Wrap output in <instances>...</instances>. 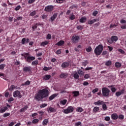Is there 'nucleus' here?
<instances>
[{
    "label": "nucleus",
    "mask_w": 126,
    "mask_h": 126,
    "mask_svg": "<svg viewBox=\"0 0 126 126\" xmlns=\"http://www.w3.org/2000/svg\"><path fill=\"white\" fill-rule=\"evenodd\" d=\"M49 96V91L47 89H43L38 91L37 94H35L34 96L36 101H42L44 98Z\"/></svg>",
    "instance_id": "1"
},
{
    "label": "nucleus",
    "mask_w": 126,
    "mask_h": 126,
    "mask_svg": "<svg viewBox=\"0 0 126 126\" xmlns=\"http://www.w3.org/2000/svg\"><path fill=\"white\" fill-rule=\"evenodd\" d=\"M104 47L102 44H99L94 49V54L96 56H100V54H102Z\"/></svg>",
    "instance_id": "2"
},
{
    "label": "nucleus",
    "mask_w": 126,
    "mask_h": 126,
    "mask_svg": "<svg viewBox=\"0 0 126 126\" xmlns=\"http://www.w3.org/2000/svg\"><path fill=\"white\" fill-rule=\"evenodd\" d=\"M110 90L107 88L104 87L102 89V95L104 97H109L110 95Z\"/></svg>",
    "instance_id": "3"
},
{
    "label": "nucleus",
    "mask_w": 126,
    "mask_h": 126,
    "mask_svg": "<svg viewBox=\"0 0 126 126\" xmlns=\"http://www.w3.org/2000/svg\"><path fill=\"white\" fill-rule=\"evenodd\" d=\"M74 111V108L73 106H68L66 109H63V112L64 114H69V113H72Z\"/></svg>",
    "instance_id": "4"
},
{
    "label": "nucleus",
    "mask_w": 126,
    "mask_h": 126,
    "mask_svg": "<svg viewBox=\"0 0 126 126\" xmlns=\"http://www.w3.org/2000/svg\"><path fill=\"white\" fill-rule=\"evenodd\" d=\"M80 39V38L78 36H73L71 38V41L74 44H76V43H78Z\"/></svg>",
    "instance_id": "5"
},
{
    "label": "nucleus",
    "mask_w": 126,
    "mask_h": 126,
    "mask_svg": "<svg viewBox=\"0 0 126 126\" xmlns=\"http://www.w3.org/2000/svg\"><path fill=\"white\" fill-rule=\"evenodd\" d=\"M13 97H15V98H16V97H18V98H22V95L20 94L19 91H16L13 93Z\"/></svg>",
    "instance_id": "6"
},
{
    "label": "nucleus",
    "mask_w": 126,
    "mask_h": 126,
    "mask_svg": "<svg viewBox=\"0 0 126 126\" xmlns=\"http://www.w3.org/2000/svg\"><path fill=\"white\" fill-rule=\"evenodd\" d=\"M23 71L30 73L32 71V67L31 66H25L23 68Z\"/></svg>",
    "instance_id": "7"
},
{
    "label": "nucleus",
    "mask_w": 126,
    "mask_h": 126,
    "mask_svg": "<svg viewBox=\"0 0 126 126\" xmlns=\"http://www.w3.org/2000/svg\"><path fill=\"white\" fill-rule=\"evenodd\" d=\"M45 11H46L47 12H50V11H52V10H54V6L53 5H48L45 7L44 9Z\"/></svg>",
    "instance_id": "8"
},
{
    "label": "nucleus",
    "mask_w": 126,
    "mask_h": 126,
    "mask_svg": "<svg viewBox=\"0 0 126 126\" xmlns=\"http://www.w3.org/2000/svg\"><path fill=\"white\" fill-rule=\"evenodd\" d=\"M125 94V89H123L121 91L117 92L115 94L116 97H120L121 95Z\"/></svg>",
    "instance_id": "9"
},
{
    "label": "nucleus",
    "mask_w": 126,
    "mask_h": 126,
    "mask_svg": "<svg viewBox=\"0 0 126 126\" xmlns=\"http://www.w3.org/2000/svg\"><path fill=\"white\" fill-rule=\"evenodd\" d=\"M61 66L63 68H66V67H67L68 66H69V63L67 62H64L62 63Z\"/></svg>",
    "instance_id": "10"
},
{
    "label": "nucleus",
    "mask_w": 126,
    "mask_h": 126,
    "mask_svg": "<svg viewBox=\"0 0 126 126\" xmlns=\"http://www.w3.org/2000/svg\"><path fill=\"white\" fill-rule=\"evenodd\" d=\"M57 17H58V14L57 13H55L53 15V16L51 17L50 18L51 22H53V21H54V20H55V19H56Z\"/></svg>",
    "instance_id": "11"
},
{
    "label": "nucleus",
    "mask_w": 126,
    "mask_h": 126,
    "mask_svg": "<svg viewBox=\"0 0 126 126\" xmlns=\"http://www.w3.org/2000/svg\"><path fill=\"white\" fill-rule=\"evenodd\" d=\"M59 76L60 78H66L68 76V74L66 73H62Z\"/></svg>",
    "instance_id": "12"
},
{
    "label": "nucleus",
    "mask_w": 126,
    "mask_h": 126,
    "mask_svg": "<svg viewBox=\"0 0 126 126\" xmlns=\"http://www.w3.org/2000/svg\"><path fill=\"white\" fill-rule=\"evenodd\" d=\"M47 111L48 113H54L55 112H56V109L53 108V107H49L47 108Z\"/></svg>",
    "instance_id": "13"
},
{
    "label": "nucleus",
    "mask_w": 126,
    "mask_h": 126,
    "mask_svg": "<svg viewBox=\"0 0 126 126\" xmlns=\"http://www.w3.org/2000/svg\"><path fill=\"white\" fill-rule=\"evenodd\" d=\"M35 60V57L33 56H30L27 59V62L28 63H31L32 61H34Z\"/></svg>",
    "instance_id": "14"
},
{
    "label": "nucleus",
    "mask_w": 126,
    "mask_h": 126,
    "mask_svg": "<svg viewBox=\"0 0 126 126\" xmlns=\"http://www.w3.org/2000/svg\"><path fill=\"white\" fill-rule=\"evenodd\" d=\"M104 102L102 101V100H98L97 102H94V104L96 106H100L101 105H102V104L104 103Z\"/></svg>",
    "instance_id": "15"
},
{
    "label": "nucleus",
    "mask_w": 126,
    "mask_h": 126,
    "mask_svg": "<svg viewBox=\"0 0 126 126\" xmlns=\"http://www.w3.org/2000/svg\"><path fill=\"white\" fill-rule=\"evenodd\" d=\"M22 56H23V57H24L25 60H26L27 61V59L30 57V54H29V53H26L22 54Z\"/></svg>",
    "instance_id": "16"
},
{
    "label": "nucleus",
    "mask_w": 126,
    "mask_h": 126,
    "mask_svg": "<svg viewBox=\"0 0 126 126\" xmlns=\"http://www.w3.org/2000/svg\"><path fill=\"white\" fill-rule=\"evenodd\" d=\"M73 77L75 79H78L79 78V75H78V73L76 71H74L73 72Z\"/></svg>",
    "instance_id": "17"
},
{
    "label": "nucleus",
    "mask_w": 126,
    "mask_h": 126,
    "mask_svg": "<svg viewBox=\"0 0 126 126\" xmlns=\"http://www.w3.org/2000/svg\"><path fill=\"white\" fill-rule=\"evenodd\" d=\"M96 21H97V19H94L91 20H89L88 21V24L91 25L93 24V23H94V22H96Z\"/></svg>",
    "instance_id": "18"
},
{
    "label": "nucleus",
    "mask_w": 126,
    "mask_h": 126,
    "mask_svg": "<svg viewBox=\"0 0 126 126\" xmlns=\"http://www.w3.org/2000/svg\"><path fill=\"white\" fill-rule=\"evenodd\" d=\"M58 95H59V94H52L51 96H50L49 97V99L51 100H53V99L56 98V97H57V96H58Z\"/></svg>",
    "instance_id": "19"
},
{
    "label": "nucleus",
    "mask_w": 126,
    "mask_h": 126,
    "mask_svg": "<svg viewBox=\"0 0 126 126\" xmlns=\"http://www.w3.org/2000/svg\"><path fill=\"white\" fill-rule=\"evenodd\" d=\"M111 119H112V120H117L118 119V114L114 113L111 115Z\"/></svg>",
    "instance_id": "20"
},
{
    "label": "nucleus",
    "mask_w": 126,
    "mask_h": 126,
    "mask_svg": "<svg viewBox=\"0 0 126 126\" xmlns=\"http://www.w3.org/2000/svg\"><path fill=\"white\" fill-rule=\"evenodd\" d=\"M43 80H49L51 78V75H45L43 77Z\"/></svg>",
    "instance_id": "21"
},
{
    "label": "nucleus",
    "mask_w": 126,
    "mask_h": 126,
    "mask_svg": "<svg viewBox=\"0 0 126 126\" xmlns=\"http://www.w3.org/2000/svg\"><path fill=\"white\" fill-rule=\"evenodd\" d=\"M102 105V110L103 111H107V110H108V107H107V105L106 104V102H104Z\"/></svg>",
    "instance_id": "22"
},
{
    "label": "nucleus",
    "mask_w": 126,
    "mask_h": 126,
    "mask_svg": "<svg viewBox=\"0 0 126 126\" xmlns=\"http://www.w3.org/2000/svg\"><path fill=\"white\" fill-rule=\"evenodd\" d=\"M74 97H77L79 96V91H74L72 92Z\"/></svg>",
    "instance_id": "23"
},
{
    "label": "nucleus",
    "mask_w": 126,
    "mask_h": 126,
    "mask_svg": "<svg viewBox=\"0 0 126 126\" xmlns=\"http://www.w3.org/2000/svg\"><path fill=\"white\" fill-rule=\"evenodd\" d=\"M86 17H83L80 19V22L81 23H84L86 21Z\"/></svg>",
    "instance_id": "24"
},
{
    "label": "nucleus",
    "mask_w": 126,
    "mask_h": 126,
    "mask_svg": "<svg viewBox=\"0 0 126 126\" xmlns=\"http://www.w3.org/2000/svg\"><path fill=\"white\" fill-rule=\"evenodd\" d=\"M118 39L117 36L114 35L111 37V40H112L113 42H116V41H118Z\"/></svg>",
    "instance_id": "25"
},
{
    "label": "nucleus",
    "mask_w": 126,
    "mask_h": 126,
    "mask_svg": "<svg viewBox=\"0 0 126 126\" xmlns=\"http://www.w3.org/2000/svg\"><path fill=\"white\" fill-rule=\"evenodd\" d=\"M63 44H64V41L63 40H60L59 42L56 43V45H57V46H63Z\"/></svg>",
    "instance_id": "26"
},
{
    "label": "nucleus",
    "mask_w": 126,
    "mask_h": 126,
    "mask_svg": "<svg viewBox=\"0 0 126 126\" xmlns=\"http://www.w3.org/2000/svg\"><path fill=\"white\" fill-rule=\"evenodd\" d=\"M48 123H49V120L44 119L42 122L43 126H47L48 125Z\"/></svg>",
    "instance_id": "27"
},
{
    "label": "nucleus",
    "mask_w": 126,
    "mask_h": 126,
    "mask_svg": "<svg viewBox=\"0 0 126 126\" xmlns=\"http://www.w3.org/2000/svg\"><path fill=\"white\" fill-rule=\"evenodd\" d=\"M8 108L7 107L5 106L4 107H2L0 110V113H4L6 110H7Z\"/></svg>",
    "instance_id": "28"
},
{
    "label": "nucleus",
    "mask_w": 126,
    "mask_h": 126,
    "mask_svg": "<svg viewBox=\"0 0 126 126\" xmlns=\"http://www.w3.org/2000/svg\"><path fill=\"white\" fill-rule=\"evenodd\" d=\"M115 67H117L118 68H119V67H121V66H122V63L119 62H116L115 63Z\"/></svg>",
    "instance_id": "29"
},
{
    "label": "nucleus",
    "mask_w": 126,
    "mask_h": 126,
    "mask_svg": "<svg viewBox=\"0 0 126 126\" xmlns=\"http://www.w3.org/2000/svg\"><path fill=\"white\" fill-rule=\"evenodd\" d=\"M66 102H67V100L63 99V100L60 101V104L63 105H64L66 104Z\"/></svg>",
    "instance_id": "30"
},
{
    "label": "nucleus",
    "mask_w": 126,
    "mask_h": 126,
    "mask_svg": "<svg viewBox=\"0 0 126 126\" xmlns=\"http://www.w3.org/2000/svg\"><path fill=\"white\" fill-rule=\"evenodd\" d=\"M76 111L79 113H81V112H83V109L81 107H77Z\"/></svg>",
    "instance_id": "31"
},
{
    "label": "nucleus",
    "mask_w": 126,
    "mask_h": 126,
    "mask_svg": "<svg viewBox=\"0 0 126 126\" xmlns=\"http://www.w3.org/2000/svg\"><path fill=\"white\" fill-rule=\"evenodd\" d=\"M111 64H112V61H106L105 63V65H107V66H110Z\"/></svg>",
    "instance_id": "32"
},
{
    "label": "nucleus",
    "mask_w": 126,
    "mask_h": 126,
    "mask_svg": "<svg viewBox=\"0 0 126 126\" xmlns=\"http://www.w3.org/2000/svg\"><path fill=\"white\" fill-rule=\"evenodd\" d=\"M100 110V108H99L98 107H94L93 109V111L94 112H95V113H97V112L99 111V110Z\"/></svg>",
    "instance_id": "33"
},
{
    "label": "nucleus",
    "mask_w": 126,
    "mask_h": 126,
    "mask_svg": "<svg viewBox=\"0 0 126 126\" xmlns=\"http://www.w3.org/2000/svg\"><path fill=\"white\" fill-rule=\"evenodd\" d=\"M78 73L79 74V75H84V72H83V71L82 70H78Z\"/></svg>",
    "instance_id": "34"
},
{
    "label": "nucleus",
    "mask_w": 126,
    "mask_h": 126,
    "mask_svg": "<svg viewBox=\"0 0 126 126\" xmlns=\"http://www.w3.org/2000/svg\"><path fill=\"white\" fill-rule=\"evenodd\" d=\"M38 63H39V62L38 61V60H36L32 62V65H36L38 64Z\"/></svg>",
    "instance_id": "35"
},
{
    "label": "nucleus",
    "mask_w": 126,
    "mask_h": 126,
    "mask_svg": "<svg viewBox=\"0 0 126 126\" xmlns=\"http://www.w3.org/2000/svg\"><path fill=\"white\" fill-rule=\"evenodd\" d=\"M14 88H15V86H14V85H12L10 87L9 89V90L10 91H12V90H13V89H14Z\"/></svg>",
    "instance_id": "36"
},
{
    "label": "nucleus",
    "mask_w": 126,
    "mask_h": 126,
    "mask_svg": "<svg viewBox=\"0 0 126 126\" xmlns=\"http://www.w3.org/2000/svg\"><path fill=\"white\" fill-rule=\"evenodd\" d=\"M48 44H49V42L47 41H46L43 42L41 44V46H46V45H48Z\"/></svg>",
    "instance_id": "37"
},
{
    "label": "nucleus",
    "mask_w": 126,
    "mask_h": 126,
    "mask_svg": "<svg viewBox=\"0 0 126 126\" xmlns=\"http://www.w3.org/2000/svg\"><path fill=\"white\" fill-rule=\"evenodd\" d=\"M111 91L112 93H115V92H116V91H117V89H116V88H115V87L111 88Z\"/></svg>",
    "instance_id": "38"
},
{
    "label": "nucleus",
    "mask_w": 126,
    "mask_h": 126,
    "mask_svg": "<svg viewBox=\"0 0 126 126\" xmlns=\"http://www.w3.org/2000/svg\"><path fill=\"white\" fill-rule=\"evenodd\" d=\"M111 120V118L109 116H106L104 118V120L106 121V122H109Z\"/></svg>",
    "instance_id": "39"
},
{
    "label": "nucleus",
    "mask_w": 126,
    "mask_h": 126,
    "mask_svg": "<svg viewBox=\"0 0 126 126\" xmlns=\"http://www.w3.org/2000/svg\"><path fill=\"white\" fill-rule=\"evenodd\" d=\"M9 116H10V113H5L3 115V118H6V117H8Z\"/></svg>",
    "instance_id": "40"
},
{
    "label": "nucleus",
    "mask_w": 126,
    "mask_h": 126,
    "mask_svg": "<svg viewBox=\"0 0 126 126\" xmlns=\"http://www.w3.org/2000/svg\"><path fill=\"white\" fill-rule=\"evenodd\" d=\"M5 67V64H1L0 65V69H3Z\"/></svg>",
    "instance_id": "41"
},
{
    "label": "nucleus",
    "mask_w": 126,
    "mask_h": 126,
    "mask_svg": "<svg viewBox=\"0 0 126 126\" xmlns=\"http://www.w3.org/2000/svg\"><path fill=\"white\" fill-rule=\"evenodd\" d=\"M70 19L71 20H73L75 19V16H74L73 14H72L70 17Z\"/></svg>",
    "instance_id": "42"
},
{
    "label": "nucleus",
    "mask_w": 126,
    "mask_h": 126,
    "mask_svg": "<svg viewBox=\"0 0 126 126\" xmlns=\"http://www.w3.org/2000/svg\"><path fill=\"white\" fill-rule=\"evenodd\" d=\"M84 78L85 79H88V78H90V75L87 74L84 76Z\"/></svg>",
    "instance_id": "43"
},
{
    "label": "nucleus",
    "mask_w": 126,
    "mask_h": 126,
    "mask_svg": "<svg viewBox=\"0 0 126 126\" xmlns=\"http://www.w3.org/2000/svg\"><path fill=\"white\" fill-rule=\"evenodd\" d=\"M77 29H78V30H82V29H83V27L80 25L78 26L77 27Z\"/></svg>",
    "instance_id": "44"
},
{
    "label": "nucleus",
    "mask_w": 126,
    "mask_h": 126,
    "mask_svg": "<svg viewBox=\"0 0 126 126\" xmlns=\"http://www.w3.org/2000/svg\"><path fill=\"white\" fill-rule=\"evenodd\" d=\"M39 122L38 119H34L32 120V124H37Z\"/></svg>",
    "instance_id": "45"
},
{
    "label": "nucleus",
    "mask_w": 126,
    "mask_h": 126,
    "mask_svg": "<svg viewBox=\"0 0 126 126\" xmlns=\"http://www.w3.org/2000/svg\"><path fill=\"white\" fill-rule=\"evenodd\" d=\"M47 106H48V104L44 103L40 105V108H45V107H47Z\"/></svg>",
    "instance_id": "46"
},
{
    "label": "nucleus",
    "mask_w": 126,
    "mask_h": 126,
    "mask_svg": "<svg viewBox=\"0 0 126 126\" xmlns=\"http://www.w3.org/2000/svg\"><path fill=\"white\" fill-rule=\"evenodd\" d=\"M34 15H36V11H35L32 12L30 14L31 16H34Z\"/></svg>",
    "instance_id": "47"
},
{
    "label": "nucleus",
    "mask_w": 126,
    "mask_h": 126,
    "mask_svg": "<svg viewBox=\"0 0 126 126\" xmlns=\"http://www.w3.org/2000/svg\"><path fill=\"white\" fill-rule=\"evenodd\" d=\"M64 0H56V2H57V3H63Z\"/></svg>",
    "instance_id": "48"
},
{
    "label": "nucleus",
    "mask_w": 126,
    "mask_h": 126,
    "mask_svg": "<svg viewBox=\"0 0 126 126\" xmlns=\"http://www.w3.org/2000/svg\"><path fill=\"white\" fill-rule=\"evenodd\" d=\"M28 0V3L30 4H31L35 2V0Z\"/></svg>",
    "instance_id": "49"
},
{
    "label": "nucleus",
    "mask_w": 126,
    "mask_h": 126,
    "mask_svg": "<svg viewBox=\"0 0 126 126\" xmlns=\"http://www.w3.org/2000/svg\"><path fill=\"white\" fill-rule=\"evenodd\" d=\"M118 51L119 53H121V54H125V51L123 49H118Z\"/></svg>",
    "instance_id": "50"
},
{
    "label": "nucleus",
    "mask_w": 126,
    "mask_h": 126,
    "mask_svg": "<svg viewBox=\"0 0 126 126\" xmlns=\"http://www.w3.org/2000/svg\"><path fill=\"white\" fill-rule=\"evenodd\" d=\"M86 51L87 52H91V51H92V48H91V47H89L88 48L86 49Z\"/></svg>",
    "instance_id": "51"
},
{
    "label": "nucleus",
    "mask_w": 126,
    "mask_h": 126,
    "mask_svg": "<svg viewBox=\"0 0 126 126\" xmlns=\"http://www.w3.org/2000/svg\"><path fill=\"white\" fill-rule=\"evenodd\" d=\"M98 14V11H94V12L93 13V15L94 16H96Z\"/></svg>",
    "instance_id": "52"
},
{
    "label": "nucleus",
    "mask_w": 126,
    "mask_h": 126,
    "mask_svg": "<svg viewBox=\"0 0 126 126\" xmlns=\"http://www.w3.org/2000/svg\"><path fill=\"white\" fill-rule=\"evenodd\" d=\"M26 38H23L22 39V44L23 45H24V44H25V42H26Z\"/></svg>",
    "instance_id": "53"
},
{
    "label": "nucleus",
    "mask_w": 126,
    "mask_h": 126,
    "mask_svg": "<svg viewBox=\"0 0 126 126\" xmlns=\"http://www.w3.org/2000/svg\"><path fill=\"white\" fill-rule=\"evenodd\" d=\"M81 125V122H78L76 123H75V126H79Z\"/></svg>",
    "instance_id": "54"
},
{
    "label": "nucleus",
    "mask_w": 126,
    "mask_h": 126,
    "mask_svg": "<svg viewBox=\"0 0 126 126\" xmlns=\"http://www.w3.org/2000/svg\"><path fill=\"white\" fill-rule=\"evenodd\" d=\"M52 38V36L50 34H48L47 35V39L48 40H50V39H51Z\"/></svg>",
    "instance_id": "55"
},
{
    "label": "nucleus",
    "mask_w": 126,
    "mask_h": 126,
    "mask_svg": "<svg viewBox=\"0 0 126 126\" xmlns=\"http://www.w3.org/2000/svg\"><path fill=\"white\" fill-rule=\"evenodd\" d=\"M118 26V25L114 24V25H110V28H113L115 27H117Z\"/></svg>",
    "instance_id": "56"
},
{
    "label": "nucleus",
    "mask_w": 126,
    "mask_h": 126,
    "mask_svg": "<svg viewBox=\"0 0 126 126\" xmlns=\"http://www.w3.org/2000/svg\"><path fill=\"white\" fill-rule=\"evenodd\" d=\"M98 90H99V89L98 88H96L93 90L92 92L93 93L95 94L96 93V92H98Z\"/></svg>",
    "instance_id": "57"
},
{
    "label": "nucleus",
    "mask_w": 126,
    "mask_h": 126,
    "mask_svg": "<svg viewBox=\"0 0 126 126\" xmlns=\"http://www.w3.org/2000/svg\"><path fill=\"white\" fill-rule=\"evenodd\" d=\"M107 54H108V52H107V51H104L102 53V56H106Z\"/></svg>",
    "instance_id": "58"
},
{
    "label": "nucleus",
    "mask_w": 126,
    "mask_h": 126,
    "mask_svg": "<svg viewBox=\"0 0 126 126\" xmlns=\"http://www.w3.org/2000/svg\"><path fill=\"white\" fill-rule=\"evenodd\" d=\"M14 99H13V97H10L8 100V102L9 103H11V102H12V101H13Z\"/></svg>",
    "instance_id": "59"
},
{
    "label": "nucleus",
    "mask_w": 126,
    "mask_h": 126,
    "mask_svg": "<svg viewBox=\"0 0 126 126\" xmlns=\"http://www.w3.org/2000/svg\"><path fill=\"white\" fill-rule=\"evenodd\" d=\"M118 118H119V119H120V120H124V115H119V117H118Z\"/></svg>",
    "instance_id": "60"
},
{
    "label": "nucleus",
    "mask_w": 126,
    "mask_h": 126,
    "mask_svg": "<svg viewBox=\"0 0 126 126\" xmlns=\"http://www.w3.org/2000/svg\"><path fill=\"white\" fill-rule=\"evenodd\" d=\"M42 19H46V18H47V15H46V14H43L42 15Z\"/></svg>",
    "instance_id": "61"
},
{
    "label": "nucleus",
    "mask_w": 126,
    "mask_h": 126,
    "mask_svg": "<svg viewBox=\"0 0 126 126\" xmlns=\"http://www.w3.org/2000/svg\"><path fill=\"white\" fill-rule=\"evenodd\" d=\"M43 70H45V71L50 70V68L47 67H44L43 68Z\"/></svg>",
    "instance_id": "62"
},
{
    "label": "nucleus",
    "mask_w": 126,
    "mask_h": 126,
    "mask_svg": "<svg viewBox=\"0 0 126 126\" xmlns=\"http://www.w3.org/2000/svg\"><path fill=\"white\" fill-rule=\"evenodd\" d=\"M61 50H58L56 51L57 55H61Z\"/></svg>",
    "instance_id": "63"
},
{
    "label": "nucleus",
    "mask_w": 126,
    "mask_h": 126,
    "mask_svg": "<svg viewBox=\"0 0 126 126\" xmlns=\"http://www.w3.org/2000/svg\"><path fill=\"white\" fill-rule=\"evenodd\" d=\"M14 122H11L9 125H8V126H14Z\"/></svg>",
    "instance_id": "64"
}]
</instances>
